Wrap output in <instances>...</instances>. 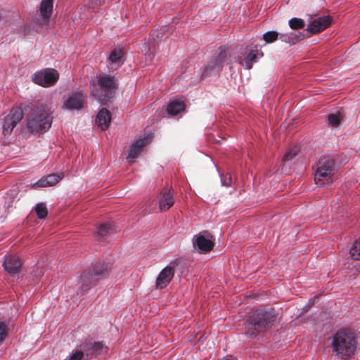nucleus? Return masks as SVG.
Returning <instances> with one entry per match:
<instances>
[{"instance_id": "f257e3e1", "label": "nucleus", "mask_w": 360, "mask_h": 360, "mask_svg": "<svg viewBox=\"0 0 360 360\" xmlns=\"http://www.w3.org/2000/svg\"><path fill=\"white\" fill-rule=\"evenodd\" d=\"M276 321L277 313L275 309L257 310L246 321L245 334L249 338H256L274 326Z\"/></svg>"}, {"instance_id": "f03ea898", "label": "nucleus", "mask_w": 360, "mask_h": 360, "mask_svg": "<svg viewBox=\"0 0 360 360\" xmlns=\"http://www.w3.org/2000/svg\"><path fill=\"white\" fill-rule=\"evenodd\" d=\"M333 352L342 359H348L356 349V341L351 331L347 329L338 330L332 341Z\"/></svg>"}, {"instance_id": "7ed1b4c3", "label": "nucleus", "mask_w": 360, "mask_h": 360, "mask_svg": "<svg viewBox=\"0 0 360 360\" xmlns=\"http://www.w3.org/2000/svg\"><path fill=\"white\" fill-rule=\"evenodd\" d=\"M91 89L93 96L101 103H106L115 94L114 78L110 75H100L91 81Z\"/></svg>"}, {"instance_id": "20e7f679", "label": "nucleus", "mask_w": 360, "mask_h": 360, "mask_svg": "<svg viewBox=\"0 0 360 360\" xmlns=\"http://www.w3.org/2000/svg\"><path fill=\"white\" fill-rule=\"evenodd\" d=\"M314 181L319 187H325L333 184L334 161L330 156L321 157L314 166Z\"/></svg>"}, {"instance_id": "39448f33", "label": "nucleus", "mask_w": 360, "mask_h": 360, "mask_svg": "<svg viewBox=\"0 0 360 360\" xmlns=\"http://www.w3.org/2000/svg\"><path fill=\"white\" fill-rule=\"evenodd\" d=\"M53 117L45 108L34 110L27 121L28 129L33 134L48 131L52 124Z\"/></svg>"}, {"instance_id": "423d86ee", "label": "nucleus", "mask_w": 360, "mask_h": 360, "mask_svg": "<svg viewBox=\"0 0 360 360\" xmlns=\"http://www.w3.org/2000/svg\"><path fill=\"white\" fill-rule=\"evenodd\" d=\"M109 263L106 262H97L91 272L84 274L82 276V286L80 292L84 293L91 288L93 282L104 278L108 274Z\"/></svg>"}, {"instance_id": "0eeeda50", "label": "nucleus", "mask_w": 360, "mask_h": 360, "mask_svg": "<svg viewBox=\"0 0 360 360\" xmlns=\"http://www.w3.org/2000/svg\"><path fill=\"white\" fill-rule=\"evenodd\" d=\"M227 59V52L224 48L219 47L213 55L210 63L202 69V75L208 77L219 72Z\"/></svg>"}, {"instance_id": "6e6552de", "label": "nucleus", "mask_w": 360, "mask_h": 360, "mask_svg": "<svg viewBox=\"0 0 360 360\" xmlns=\"http://www.w3.org/2000/svg\"><path fill=\"white\" fill-rule=\"evenodd\" d=\"M59 79L58 72L53 68H45L36 72L32 76V81L43 87L53 86Z\"/></svg>"}, {"instance_id": "1a4fd4ad", "label": "nucleus", "mask_w": 360, "mask_h": 360, "mask_svg": "<svg viewBox=\"0 0 360 360\" xmlns=\"http://www.w3.org/2000/svg\"><path fill=\"white\" fill-rule=\"evenodd\" d=\"M212 235L207 231H203L194 236L193 238V248L200 253H205L210 251L214 247Z\"/></svg>"}, {"instance_id": "9d476101", "label": "nucleus", "mask_w": 360, "mask_h": 360, "mask_svg": "<svg viewBox=\"0 0 360 360\" xmlns=\"http://www.w3.org/2000/svg\"><path fill=\"white\" fill-rule=\"evenodd\" d=\"M87 94L85 91H72L69 93L62 105L63 109L79 110L83 108Z\"/></svg>"}, {"instance_id": "9b49d317", "label": "nucleus", "mask_w": 360, "mask_h": 360, "mask_svg": "<svg viewBox=\"0 0 360 360\" xmlns=\"http://www.w3.org/2000/svg\"><path fill=\"white\" fill-rule=\"evenodd\" d=\"M169 28L167 26L162 27L160 30H158L150 35V43L146 46V44L143 46H144V49H142L143 51H145L144 55L146 58V63L147 65H150L153 59L154 58L153 51L155 50V44L158 43V41H161L164 37V32L167 30Z\"/></svg>"}, {"instance_id": "f8f14e48", "label": "nucleus", "mask_w": 360, "mask_h": 360, "mask_svg": "<svg viewBox=\"0 0 360 360\" xmlns=\"http://www.w3.org/2000/svg\"><path fill=\"white\" fill-rule=\"evenodd\" d=\"M23 117L22 109L16 107L12 109L11 112L5 117L3 123V134L8 135L11 133L18 122Z\"/></svg>"}, {"instance_id": "ddd939ff", "label": "nucleus", "mask_w": 360, "mask_h": 360, "mask_svg": "<svg viewBox=\"0 0 360 360\" xmlns=\"http://www.w3.org/2000/svg\"><path fill=\"white\" fill-rule=\"evenodd\" d=\"M150 138L151 137L150 134H144L143 136H141L136 140L130 146L129 148V154L127 157V160L128 162H134V159L141 153V151L143 150V148L148 142Z\"/></svg>"}, {"instance_id": "4468645a", "label": "nucleus", "mask_w": 360, "mask_h": 360, "mask_svg": "<svg viewBox=\"0 0 360 360\" xmlns=\"http://www.w3.org/2000/svg\"><path fill=\"white\" fill-rule=\"evenodd\" d=\"M21 265V261L15 255L6 256L3 263L4 270L13 277H18Z\"/></svg>"}, {"instance_id": "2eb2a0df", "label": "nucleus", "mask_w": 360, "mask_h": 360, "mask_svg": "<svg viewBox=\"0 0 360 360\" xmlns=\"http://www.w3.org/2000/svg\"><path fill=\"white\" fill-rule=\"evenodd\" d=\"M331 23L329 16H321L314 19L307 27V31L316 34L326 29Z\"/></svg>"}, {"instance_id": "dca6fc26", "label": "nucleus", "mask_w": 360, "mask_h": 360, "mask_svg": "<svg viewBox=\"0 0 360 360\" xmlns=\"http://www.w3.org/2000/svg\"><path fill=\"white\" fill-rule=\"evenodd\" d=\"M174 275V270L172 267L169 266L165 267L156 278L157 288L160 289L165 288L170 283Z\"/></svg>"}, {"instance_id": "f3484780", "label": "nucleus", "mask_w": 360, "mask_h": 360, "mask_svg": "<svg viewBox=\"0 0 360 360\" xmlns=\"http://www.w3.org/2000/svg\"><path fill=\"white\" fill-rule=\"evenodd\" d=\"M111 122V115L108 110L105 108H101L96 116L95 123L101 130H106Z\"/></svg>"}, {"instance_id": "a211bd4d", "label": "nucleus", "mask_w": 360, "mask_h": 360, "mask_svg": "<svg viewBox=\"0 0 360 360\" xmlns=\"http://www.w3.org/2000/svg\"><path fill=\"white\" fill-rule=\"evenodd\" d=\"M63 178V174H52L41 177L39 181L32 184V187H49L53 186L58 183Z\"/></svg>"}, {"instance_id": "6ab92c4d", "label": "nucleus", "mask_w": 360, "mask_h": 360, "mask_svg": "<svg viewBox=\"0 0 360 360\" xmlns=\"http://www.w3.org/2000/svg\"><path fill=\"white\" fill-rule=\"evenodd\" d=\"M173 195L171 189L164 188L161 192V198L159 202V207L161 211L168 210L174 204Z\"/></svg>"}, {"instance_id": "aec40b11", "label": "nucleus", "mask_w": 360, "mask_h": 360, "mask_svg": "<svg viewBox=\"0 0 360 360\" xmlns=\"http://www.w3.org/2000/svg\"><path fill=\"white\" fill-rule=\"evenodd\" d=\"M262 56V52L256 47L255 49L249 52L246 55L245 59L240 60L239 63L242 66H244L245 68L250 70L252 68V65L257 61L258 58H261Z\"/></svg>"}, {"instance_id": "412c9836", "label": "nucleus", "mask_w": 360, "mask_h": 360, "mask_svg": "<svg viewBox=\"0 0 360 360\" xmlns=\"http://www.w3.org/2000/svg\"><path fill=\"white\" fill-rule=\"evenodd\" d=\"M303 39V34L298 31H291L285 33H279V39L288 44L294 45Z\"/></svg>"}, {"instance_id": "4be33fe9", "label": "nucleus", "mask_w": 360, "mask_h": 360, "mask_svg": "<svg viewBox=\"0 0 360 360\" xmlns=\"http://www.w3.org/2000/svg\"><path fill=\"white\" fill-rule=\"evenodd\" d=\"M53 11V0H42L40 5V15L42 22L48 21Z\"/></svg>"}, {"instance_id": "5701e85b", "label": "nucleus", "mask_w": 360, "mask_h": 360, "mask_svg": "<svg viewBox=\"0 0 360 360\" xmlns=\"http://www.w3.org/2000/svg\"><path fill=\"white\" fill-rule=\"evenodd\" d=\"M123 53L120 49H115L109 55L108 61L111 65L110 68L117 69L122 64Z\"/></svg>"}, {"instance_id": "b1692460", "label": "nucleus", "mask_w": 360, "mask_h": 360, "mask_svg": "<svg viewBox=\"0 0 360 360\" xmlns=\"http://www.w3.org/2000/svg\"><path fill=\"white\" fill-rule=\"evenodd\" d=\"M184 104L178 101L174 100L168 103L167 111L169 115L175 116L184 111Z\"/></svg>"}, {"instance_id": "393cba45", "label": "nucleus", "mask_w": 360, "mask_h": 360, "mask_svg": "<svg viewBox=\"0 0 360 360\" xmlns=\"http://www.w3.org/2000/svg\"><path fill=\"white\" fill-rule=\"evenodd\" d=\"M342 117V115L339 112L337 113L330 114L328 117V123L330 126L336 127L340 123Z\"/></svg>"}, {"instance_id": "a878e982", "label": "nucleus", "mask_w": 360, "mask_h": 360, "mask_svg": "<svg viewBox=\"0 0 360 360\" xmlns=\"http://www.w3.org/2000/svg\"><path fill=\"white\" fill-rule=\"evenodd\" d=\"M349 253L353 259L360 260V239L354 243L349 249Z\"/></svg>"}, {"instance_id": "bb28decb", "label": "nucleus", "mask_w": 360, "mask_h": 360, "mask_svg": "<svg viewBox=\"0 0 360 360\" xmlns=\"http://www.w3.org/2000/svg\"><path fill=\"white\" fill-rule=\"evenodd\" d=\"M263 39L266 43H273L279 39V33L274 30L268 31L263 34Z\"/></svg>"}, {"instance_id": "cd10ccee", "label": "nucleus", "mask_w": 360, "mask_h": 360, "mask_svg": "<svg viewBox=\"0 0 360 360\" xmlns=\"http://www.w3.org/2000/svg\"><path fill=\"white\" fill-rule=\"evenodd\" d=\"M289 26L292 30L296 31L304 27V22L301 18H292L289 20Z\"/></svg>"}, {"instance_id": "c85d7f7f", "label": "nucleus", "mask_w": 360, "mask_h": 360, "mask_svg": "<svg viewBox=\"0 0 360 360\" xmlns=\"http://www.w3.org/2000/svg\"><path fill=\"white\" fill-rule=\"evenodd\" d=\"M35 211L37 217L41 219H44L48 213L46 205L43 202H40L36 205Z\"/></svg>"}, {"instance_id": "c756f323", "label": "nucleus", "mask_w": 360, "mask_h": 360, "mask_svg": "<svg viewBox=\"0 0 360 360\" xmlns=\"http://www.w3.org/2000/svg\"><path fill=\"white\" fill-rule=\"evenodd\" d=\"M110 230V226L108 224H101L98 227L97 236L100 238H103L108 234Z\"/></svg>"}, {"instance_id": "7c9ffc66", "label": "nucleus", "mask_w": 360, "mask_h": 360, "mask_svg": "<svg viewBox=\"0 0 360 360\" xmlns=\"http://www.w3.org/2000/svg\"><path fill=\"white\" fill-rule=\"evenodd\" d=\"M84 353L79 350H75L70 355H69L65 360H82Z\"/></svg>"}, {"instance_id": "2f4dec72", "label": "nucleus", "mask_w": 360, "mask_h": 360, "mask_svg": "<svg viewBox=\"0 0 360 360\" xmlns=\"http://www.w3.org/2000/svg\"><path fill=\"white\" fill-rule=\"evenodd\" d=\"M8 327L4 322L0 321V343L4 341L7 335Z\"/></svg>"}, {"instance_id": "473e14b6", "label": "nucleus", "mask_w": 360, "mask_h": 360, "mask_svg": "<svg viewBox=\"0 0 360 360\" xmlns=\"http://www.w3.org/2000/svg\"><path fill=\"white\" fill-rule=\"evenodd\" d=\"M297 152H298V149L297 148V147H295V148L289 150L284 155L283 160L285 161L292 160L293 158H295L296 156V155L297 154Z\"/></svg>"}, {"instance_id": "72a5a7b5", "label": "nucleus", "mask_w": 360, "mask_h": 360, "mask_svg": "<svg viewBox=\"0 0 360 360\" xmlns=\"http://www.w3.org/2000/svg\"><path fill=\"white\" fill-rule=\"evenodd\" d=\"M221 183V185L226 187H229L231 185L232 178L231 176L229 177L224 176L222 174H220Z\"/></svg>"}, {"instance_id": "f704fd0d", "label": "nucleus", "mask_w": 360, "mask_h": 360, "mask_svg": "<svg viewBox=\"0 0 360 360\" xmlns=\"http://www.w3.org/2000/svg\"><path fill=\"white\" fill-rule=\"evenodd\" d=\"M93 348L94 351L101 350L103 348V344L101 342H95Z\"/></svg>"}, {"instance_id": "c9c22d12", "label": "nucleus", "mask_w": 360, "mask_h": 360, "mask_svg": "<svg viewBox=\"0 0 360 360\" xmlns=\"http://www.w3.org/2000/svg\"><path fill=\"white\" fill-rule=\"evenodd\" d=\"M221 360H237L236 358H233V357H224L222 358Z\"/></svg>"}]
</instances>
